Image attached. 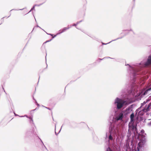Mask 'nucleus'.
<instances>
[{
	"mask_svg": "<svg viewBox=\"0 0 151 151\" xmlns=\"http://www.w3.org/2000/svg\"><path fill=\"white\" fill-rule=\"evenodd\" d=\"M140 138H142V139H140V142L138 143V147H137V150L140 151L139 148L142 147H143L144 145L145 142V136L143 134H139L137 137V138L139 139Z\"/></svg>",
	"mask_w": 151,
	"mask_h": 151,
	"instance_id": "nucleus-1",
	"label": "nucleus"
},
{
	"mask_svg": "<svg viewBox=\"0 0 151 151\" xmlns=\"http://www.w3.org/2000/svg\"><path fill=\"white\" fill-rule=\"evenodd\" d=\"M117 103V108L118 109H121L123 106L124 102L121 100H119L117 101L116 102Z\"/></svg>",
	"mask_w": 151,
	"mask_h": 151,
	"instance_id": "nucleus-2",
	"label": "nucleus"
},
{
	"mask_svg": "<svg viewBox=\"0 0 151 151\" xmlns=\"http://www.w3.org/2000/svg\"><path fill=\"white\" fill-rule=\"evenodd\" d=\"M132 124L131 125H130V123H129V130H134L135 129V130H136L137 129V127H136V126H134L133 125V123L134 122H132Z\"/></svg>",
	"mask_w": 151,
	"mask_h": 151,
	"instance_id": "nucleus-3",
	"label": "nucleus"
},
{
	"mask_svg": "<svg viewBox=\"0 0 151 151\" xmlns=\"http://www.w3.org/2000/svg\"><path fill=\"white\" fill-rule=\"evenodd\" d=\"M145 65L146 66L151 65V55L149 56L147 60L145 63Z\"/></svg>",
	"mask_w": 151,
	"mask_h": 151,
	"instance_id": "nucleus-4",
	"label": "nucleus"
},
{
	"mask_svg": "<svg viewBox=\"0 0 151 151\" xmlns=\"http://www.w3.org/2000/svg\"><path fill=\"white\" fill-rule=\"evenodd\" d=\"M134 113H132L130 116V122L131 123L132 122H134Z\"/></svg>",
	"mask_w": 151,
	"mask_h": 151,
	"instance_id": "nucleus-5",
	"label": "nucleus"
},
{
	"mask_svg": "<svg viewBox=\"0 0 151 151\" xmlns=\"http://www.w3.org/2000/svg\"><path fill=\"white\" fill-rule=\"evenodd\" d=\"M150 106V105H148L147 106V108L146 109H143L142 110L143 111L145 112H146L148 111L149 110V107Z\"/></svg>",
	"mask_w": 151,
	"mask_h": 151,
	"instance_id": "nucleus-6",
	"label": "nucleus"
},
{
	"mask_svg": "<svg viewBox=\"0 0 151 151\" xmlns=\"http://www.w3.org/2000/svg\"><path fill=\"white\" fill-rule=\"evenodd\" d=\"M123 118V114H120L118 117V118H117V120H121Z\"/></svg>",
	"mask_w": 151,
	"mask_h": 151,
	"instance_id": "nucleus-7",
	"label": "nucleus"
},
{
	"mask_svg": "<svg viewBox=\"0 0 151 151\" xmlns=\"http://www.w3.org/2000/svg\"><path fill=\"white\" fill-rule=\"evenodd\" d=\"M80 126L81 127H83V126L84 127H86L87 126L86 124L82 122L80 124Z\"/></svg>",
	"mask_w": 151,
	"mask_h": 151,
	"instance_id": "nucleus-8",
	"label": "nucleus"
},
{
	"mask_svg": "<svg viewBox=\"0 0 151 151\" xmlns=\"http://www.w3.org/2000/svg\"><path fill=\"white\" fill-rule=\"evenodd\" d=\"M69 28V27H65L63 29H62V32H64L66 30L68 29Z\"/></svg>",
	"mask_w": 151,
	"mask_h": 151,
	"instance_id": "nucleus-9",
	"label": "nucleus"
},
{
	"mask_svg": "<svg viewBox=\"0 0 151 151\" xmlns=\"http://www.w3.org/2000/svg\"><path fill=\"white\" fill-rule=\"evenodd\" d=\"M109 139L110 140H112L113 139V138L111 135V134L109 135Z\"/></svg>",
	"mask_w": 151,
	"mask_h": 151,
	"instance_id": "nucleus-10",
	"label": "nucleus"
},
{
	"mask_svg": "<svg viewBox=\"0 0 151 151\" xmlns=\"http://www.w3.org/2000/svg\"><path fill=\"white\" fill-rule=\"evenodd\" d=\"M106 151H112V150L109 147L107 149Z\"/></svg>",
	"mask_w": 151,
	"mask_h": 151,
	"instance_id": "nucleus-11",
	"label": "nucleus"
},
{
	"mask_svg": "<svg viewBox=\"0 0 151 151\" xmlns=\"http://www.w3.org/2000/svg\"><path fill=\"white\" fill-rule=\"evenodd\" d=\"M148 125H151V121L150 122V123H149L148 124Z\"/></svg>",
	"mask_w": 151,
	"mask_h": 151,
	"instance_id": "nucleus-12",
	"label": "nucleus"
},
{
	"mask_svg": "<svg viewBox=\"0 0 151 151\" xmlns=\"http://www.w3.org/2000/svg\"><path fill=\"white\" fill-rule=\"evenodd\" d=\"M135 151H137V150H135Z\"/></svg>",
	"mask_w": 151,
	"mask_h": 151,
	"instance_id": "nucleus-13",
	"label": "nucleus"
}]
</instances>
